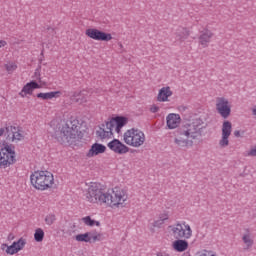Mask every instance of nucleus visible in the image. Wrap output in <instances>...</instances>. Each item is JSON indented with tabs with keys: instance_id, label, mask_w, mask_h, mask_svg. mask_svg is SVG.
Segmentation results:
<instances>
[{
	"instance_id": "obj_32",
	"label": "nucleus",
	"mask_w": 256,
	"mask_h": 256,
	"mask_svg": "<svg viewBox=\"0 0 256 256\" xmlns=\"http://www.w3.org/2000/svg\"><path fill=\"white\" fill-rule=\"evenodd\" d=\"M165 222H163V220H160V218H158L157 220L154 221L153 223V227H157L158 229L163 227Z\"/></svg>"
},
{
	"instance_id": "obj_16",
	"label": "nucleus",
	"mask_w": 256,
	"mask_h": 256,
	"mask_svg": "<svg viewBox=\"0 0 256 256\" xmlns=\"http://www.w3.org/2000/svg\"><path fill=\"white\" fill-rule=\"evenodd\" d=\"M233 131V125L229 121H224L222 124V135L219 140V145L223 149L229 147V137H231V132Z\"/></svg>"
},
{
	"instance_id": "obj_30",
	"label": "nucleus",
	"mask_w": 256,
	"mask_h": 256,
	"mask_svg": "<svg viewBox=\"0 0 256 256\" xmlns=\"http://www.w3.org/2000/svg\"><path fill=\"white\" fill-rule=\"evenodd\" d=\"M55 221H57V217L55 216V214H48L45 217L46 225H53V223H55Z\"/></svg>"
},
{
	"instance_id": "obj_21",
	"label": "nucleus",
	"mask_w": 256,
	"mask_h": 256,
	"mask_svg": "<svg viewBox=\"0 0 256 256\" xmlns=\"http://www.w3.org/2000/svg\"><path fill=\"white\" fill-rule=\"evenodd\" d=\"M107 151V146L101 143L95 142L91 145L90 149L86 152V157L88 159H93V157H98V155H103Z\"/></svg>"
},
{
	"instance_id": "obj_13",
	"label": "nucleus",
	"mask_w": 256,
	"mask_h": 256,
	"mask_svg": "<svg viewBox=\"0 0 256 256\" xmlns=\"http://www.w3.org/2000/svg\"><path fill=\"white\" fill-rule=\"evenodd\" d=\"M216 111L223 117L227 119L231 115V102L225 97L216 98Z\"/></svg>"
},
{
	"instance_id": "obj_17",
	"label": "nucleus",
	"mask_w": 256,
	"mask_h": 256,
	"mask_svg": "<svg viewBox=\"0 0 256 256\" xmlns=\"http://www.w3.org/2000/svg\"><path fill=\"white\" fill-rule=\"evenodd\" d=\"M35 89H41V85L35 81L32 80L30 82H27L21 89V91L19 92V97H21L22 99H27L29 97H31L33 95V93L35 92Z\"/></svg>"
},
{
	"instance_id": "obj_6",
	"label": "nucleus",
	"mask_w": 256,
	"mask_h": 256,
	"mask_svg": "<svg viewBox=\"0 0 256 256\" xmlns=\"http://www.w3.org/2000/svg\"><path fill=\"white\" fill-rule=\"evenodd\" d=\"M167 233L174 239H191L193 237V229L185 221H178L168 226Z\"/></svg>"
},
{
	"instance_id": "obj_10",
	"label": "nucleus",
	"mask_w": 256,
	"mask_h": 256,
	"mask_svg": "<svg viewBox=\"0 0 256 256\" xmlns=\"http://www.w3.org/2000/svg\"><path fill=\"white\" fill-rule=\"evenodd\" d=\"M85 35L93 41H104L106 43H109V41H113V35L111 33L101 31L97 28L86 29Z\"/></svg>"
},
{
	"instance_id": "obj_3",
	"label": "nucleus",
	"mask_w": 256,
	"mask_h": 256,
	"mask_svg": "<svg viewBox=\"0 0 256 256\" xmlns=\"http://www.w3.org/2000/svg\"><path fill=\"white\" fill-rule=\"evenodd\" d=\"M129 123V118L126 116H115L112 117L98 126L96 130V137L101 141H107L113 139V134L117 133L120 135L125 127Z\"/></svg>"
},
{
	"instance_id": "obj_14",
	"label": "nucleus",
	"mask_w": 256,
	"mask_h": 256,
	"mask_svg": "<svg viewBox=\"0 0 256 256\" xmlns=\"http://www.w3.org/2000/svg\"><path fill=\"white\" fill-rule=\"evenodd\" d=\"M89 99H91V90L89 89L76 90L71 96L73 103H77V105H81L82 107H85L89 103Z\"/></svg>"
},
{
	"instance_id": "obj_8",
	"label": "nucleus",
	"mask_w": 256,
	"mask_h": 256,
	"mask_svg": "<svg viewBox=\"0 0 256 256\" xmlns=\"http://www.w3.org/2000/svg\"><path fill=\"white\" fill-rule=\"evenodd\" d=\"M204 122L201 118H194L185 122L181 129L190 139H199L203 135Z\"/></svg>"
},
{
	"instance_id": "obj_4",
	"label": "nucleus",
	"mask_w": 256,
	"mask_h": 256,
	"mask_svg": "<svg viewBox=\"0 0 256 256\" xmlns=\"http://www.w3.org/2000/svg\"><path fill=\"white\" fill-rule=\"evenodd\" d=\"M30 185L36 191H50L55 187V176L48 170H35L30 174Z\"/></svg>"
},
{
	"instance_id": "obj_5",
	"label": "nucleus",
	"mask_w": 256,
	"mask_h": 256,
	"mask_svg": "<svg viewBox=\"0 0 256 256\" xmlns=\"http://www.w3.org/2000/svg\"><path fill=\"white\" fill-rule=\"evenodd\" d=\"M123 141L129 147L139 149V147H143V145H145L147 136H145V132H143L141 129L130 128L124 132Z\"/></svg>"
},
{
	"instance_id": "obj_11",
	"label": "nucleus",
	"mask_w": 256,
	"mask_h": 256,
	"mask_svg": "<svg viewBox=\"0 0 256 256\" xmlns=\"http://www.w3.org/2000/svg\"><path fill=\"white\" fill-rule=\"evenodd\" d=\"M6 139L10 143H19L25 139V132L19 126H7L6 127Z\"/></svg>"
},
{
	"instance_id": "obj_34",
	"label": "nucleus",
	"mask_w": 256,
	"mask_h": 256,
	"mask_svg": "<svg viewBox=\"0 0 256 256\" xmlns=\"http://www.w3.org/2000/svg\"><path fill=\"white\" fill-rule=\"evenodd\" d=\"M167 219H169L168 214H162L159 218V220L162 221V223H165V221H167Z\"/></svg>"
},
{
	"instance_id": "obj_7",
	"label": "nucleus",
	"mask_w": 256,
	"mask_h": 256,
	"mask_svg": "<svg viewBox=\"0 0 256 256\" xmlns=\"http://www.w3.org/2000/svg\"><path fill=\"white\" fill-rule=\"evenodd\" d=\"M17 163V151L15 146L6 144L0 148V169H9Z\"/></svg>"
},
{
	"instance_id": "obj_18",
	"label": "nucleus",
	"mask_w": 256,
	"mask_h": 256,
	"mask_svg": "<svg viewBox=\"0 0 256 256\" xmlns=\"http://www.w3.org/2000/svg\"><path fill=\"white\" fill-rule=\"evenodd\" d=\"M108 149L116 153L117 155H125L129 151L127 145L121 142L119 139H114L108 143Z\"/></svg>"
},
{
	"instance_id": "obj_29",
	"label": "nucleus",
	"mask_w": 256,
	"mask_h": 256,
	"mask_svg": "<svg viewBox=\"0 0 256 256\" xmlns=\"http://www.w3.org/2000/svg\"><path fill=\"white\" fill-rule=\"evenodd\" d=\"M187 37H189V31H187L185 28H182L179 32L176 33V39H178V41H185Z\"/></svg>"
},
{
	"instance_id": "obj_22",
	"label": "nucleus",
	"mask_w": 256,
	"mask_h": 256,
	"mask_svg": "<svg viewBox=\"0 0 256 256\" xmlns=\"http://www.w3.org/2000/svg\"><path fill=\"white\" fill-rule=\"evenodd\" d=\"M241 239L245 251H249V249H252L253 245H255V236H253V232L249 228L244 229Z\"/></svg>"
},
{
	"instance_id": "obj_37",
	"label": "nucleus",
	"mask_w": 256,
	"mask_h": 256,
	"mask_svg": "<svg viewBox=\"0 0 256 256\" xmlns=\"http://www.w3.org/2000/svg\"><path fill=\"white\" fill-rule=\"evenodd\" d=\"M252 115L256 119V106L252 108Z\"/></svg>"
},
{
	"instance_id": "obj_36",
	"label": "nucleus",
	"mask_w": 256,
	"mask_h": 256,
	"mask_svg": "<svg viewBox=\"0 0 256 256\" xmlns=\"http://www.w3.org/2000/svg\"><path fill=\"white\" fill-rule=\"evenodd\" d=\"M5 131H7V128H0V137H3V135H5Z\"/></svg>"
},
{
	"instance_id": "obj_33",
	"label": "nucleus",
	"mask_w": 256,
	"mask_h": 256,
	"mask_svg": "<svg viewBox=\"0 0 256 256\" xmlns=\"http://www.w3.org/2000/svg\"><path fill=\"white\" fill-rule=\"evenodd\" d=\"M159 106H157V104H153L150 106V112L151 113H159Z\"/></svg>"
},
{
	"instance_id": "obj_9",
	"label": "nucleus",
	"mask_w": 256,
	"mask_h": 256,
	"mask_svg": "<svg viewBox=\"0 0 256 256\" xmlns=\"http://www.w3.org/2000/svg\"><path fill=\"white\" fill-rule=\"evenodd\" d=\"M25 247H27V238L20 237L10 245L8 243H2L0 245V251H2L4 255L13 256L18 255L21 251H25Z\"/></svg>"
},
{
	"instance_id": "obj_20",
	"label": "nucleus",
	"mask_w": 256,
	"mask_h": 256,
	"mask_svg": "<svg viewBox=\"0 0 256 256\" xmlns=\"http://www.w3.org/2000/svg\"><path fill=\"white\" fill-rule=\"evenodd\" d=\"M181 121V115L177 113H169L166 116V127L170 131L179 129V127L181 126Z\"/></svg>"
},
{
	"instance_id": "obj_26",
	"label": "nucleus",
	"mask_w": 256,
	"mask_h": 256,
	"mask_svg": "<svg viewBox=\"0 0 256 256\" xmlns=\"http://www.w3.org/2000/svg\"><path fill=\"white\" fill-rule=\"evenodd\" d=\"M82 223H84L86 227H101V222L94 220L91 216L83 217Z\"/></svg>"
},
{
	"instance_id": "obj_25",
	"label": "nucleus",
	"mask_w": 256,
	"mask_h": 256,
	"mask_svg": "<svg viewBox=\"0 0 256 256\" xmlns=\"http://www.w3.org/2000/svg\"><path fill=\"white\" fill-rule=\"evenodd\" d=\"M63 95L61 90L58 91H51V92H41L37 94L38 99H43L44 101H48L51 99H59Z\"/></svg>"
},
{
	"instance_id": "obj_28",
	"label": "nucleus",
	"mask_w": 256,
	"mask_h": 256,
	"mask_svg": "<svg viewBox=\"0 0 256 256\" xmlns=\"http://www.w3.org/2000/svg\"><path fill=\"white\" fill-rule=\"evenodd\" d=\"M43 239H45V231L42 228H37L34 232V240L36 243H41Z\"/></svg>"
},
{
	"instance_id": "obj_31",
	"label": "nucleus",
	"mask_w": 256,
	"mask_h": 256,
	"mask_svg": "<svg viewBox=\"0 0 256 256\" xmlns=\"http://www.w3.org/2000/svg\"><path fill=\"white\" fill-rule=\"evenodd\" d=\"M247 157H256V145L253 146L247 153Z\"/></svg>"
},
{
	"instance_id": "obj_19",
	"label": "nucleus",
	"mask_w": 256,
	"mask_h": 256,
	"mask_svg": "<svg viewBox=\"0 0 256 256\" xmlns=\"http://www.w3.org/2000/svg\"><path fill=\"white\" fill-rule=\"evenodd\" d=\"M189 139H191V136H188L181 128L179 134L174 139V143L178 147H193V140Z\"/></svg>"
},
{
	"instance_id": "obj_24",
	"label": "nucleus",
	"mask_w": 256,
	"mask_h": 256,
	"mask_svg": "<svg viewBox=\"0 0 256 256\" xmlns=\"http://www.w3.org/2000/svg\"><path fill=\"white\" fill-rule=\"evenodd\" d=\"M174 242H172V248L174 251H177V253H183L184 251H187L189 249V242L186 240H183L182 238H176Z\"/></svg>"
},
{
	"instance_id": "obj_15",
	"label": "nucleus",
	"mask_w": 256,
	"mask_h": 256,
	"mask_svg": "<svg viewBox=\"0 0 256 256\" xmlns=\"http://www.w3.org/2000/svg\"><path fill=\"white\" fill-rule=\"evenodd\" d=\"M213 37H215V34L210 29L204 28L201 30L198 36V46L200 49H207L211 44Z\"/></svg>"
},
{
	"instance_id": "obj_2",
	"label": "nucleus",
	"mask_w": 256,
	"mask_h": 256,
	"mask_svg": "<svg viewBox=\"0 0 256 256\" xmlns=\"http://www.w3.org/2000/svg\"><path fill=\"white\" fill-rule=\"evenodd\" d=\"M62 123V124H61ZM59 123V120H51L49 125L54 131L58 129L60 131V136H56L59 143H77L83 139L84 134L81 131V122L76 116L69 114L67 119H64Z\"/></svg>"
},
{
	"instance_id": "obj_12",
	"label": "nucleus",
	"mask_w": 256,
	"mask_h": 256,
	"mask_svg": "<svg viewBox=\"0 0 256 256\" xmlns=\"http://www.w3.org/2000/svg\"><path fill=\"white\" fill-rule=\"evenodd\" d=\"M75 240L78 241V243H97L103 241V233L92 230L83 234H77Z\"/></svg>"
},
{
	"instance_id": "obj_27",
	"label": "nucleus",
	"mask_w": 256,
	"mask_h": 256,
	"mask_svg": "<svg viewBox=\"0 0 256 256\" xmlns=\"http://www.w3.org/2000/svg\"><path fill=\"white\" fill-rule=\"evenodd\" d=\"M17 67V62L15 61H9L4 65V68L9 75L15 73V71H17Z\"/></svg>"
},
{
	"instance_id": "obj_1",
	"label": "nucleus",
	"mask_w": 256,
	"mask_h": 256,
	"mask_svg": "<svg viewBox=\"0 0 256 256\" xmlns=\"http://www.w3.org/2000/svg\"><path fill=\"white\" fill-rule=\"evenodd\" d=\"M83 196L90 205H103L112 210L125 209L129 202L127 189L115 186L106 192L101 184L95 182L90 183Z\"/></svg>"
},
{
	"instance_id": "obj_35",
	"label": "nucleus",
	"mask_w": 256,
	"mask_h": 256,
	"mask_svg": "<svg viewBox=\"0 0 256 256\" xmlns=\"http://www.w3.org/2000/svg\"><path fill=\"white\" fill-rule=\"evenodd\" d=\"M7 47V41L0 39V49Z\"/></svg>"
},
{
	"instance_id": "obj_38",
	"label": "nucleus",
	"mask_w": 256,
	"mask_h": 256,
	"mask_svg": "<svg viewBox=\"0 0 256 256\" xmlns=\"http://www.w3.org/2000/svg\"><path fill=\"white\" fill-rule=\"evenodd\" d=\"M235 137H240L241 133L239 131L234 132Z\"/></svg>"
},
{
	"instance_id": "obj_23",
	"label": "nucleus",
	"mask_w": 256,
	"mask_h": 256,
	"mask_svg": "<svg viewBox=\"0 0 256 256\" xmlns=\"http://www.w3.org/2000/svg\"><path fill=\"white\" fill-rule=\"evenodd\" d=\"M173 97V89L170 86H163L157 94L158 103H169Z\"/></svg>"
}]
</instances>
